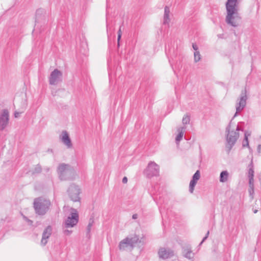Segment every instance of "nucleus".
Returning a JSON list of instances; mask_svg holds the SVG:
<instances>
[{
    "label": "nucleus",
    "mask_w": 261,
    "mask_h": 261,
    "mask_svg": "<svg viewBox=\"0 0 261 261\" xmlns=\"http://www.w3.org/2000/svg\"><path fill=\"white\" fill-rule=\"evenodd\" d=\"M238 0H227L226 4L227 16L226 21L233 26L238 24L239 17L237 15V4Z\"/></svg>",
    "instance_id": "obj_1"
},
{
    "label": "nucleus",
    "mask_w": 261,
    "mask_h": 261,
    "mask_svg": "<svg viewBox=\"0 0 261 261\" xmlns=\"http://www.w3.org/2000/svg\"><path fill=\"white\" fill-rule=\"evenodd\" d=\"M154 168L155 169H158V167L156 164L155 163H150L148 166V170H150L151 169Z\"/></svg>",
    "instance_id": "obj_22"
},
{
    "label": "nucleus",
    "mask_w": 261,
    "mask_h": 261,
    "mask_svg": "<svg viewBox=\"0 0 261 261\" xmlns=\"http://www.w3.org/2000/svg\"><path fill=\"white\" fill-rule=\"evenodd\" d=\"M133 218L134 219H137V214L133 215Z\"/></svg>",
    "instance_id": "obj_28"
},
{
    "label": "nucleus",
    "mask_w": 261,
    "mask_h": 261,
    "mask_svg": "<svg viewBox=\"0 0 261 261\" xmlns=\"http://www.w3.org/2000/svg\"><path fill=\"white\" fill-rule=\"evenodd\" d=\"M190 120V117L188 115H185L182 118V123L184 124H188Z\"/></svg>",
    "instance_id": "obj_19"
},
{
    "label": "nucleus",
    "mask_w": 261,
    "mask_h": 261,
    "mask_svg": "<svg viewBox=\"0 0 261 261\" xmlns=\"http://www.w3.org/2000/svg\"><path fill=\"white\" fill-rule=\"evenodd\" d=\"M67 168L66 167V165H61L59 167V171L60 172V173H62L63 171H64Z\"/></svg>",
    "instance_id": "obj_24"
},
{
    "label": "nucleus",
    "mask_w": 261,
    "mask_h": 261,
    "mask_svg": "<svg viewBox=\"0 0 261 261\" xmlns=\"http://www.w3.org/2000/svg\"><path fill=\"white\" fill-rule=\"evenodd\" d=\"M248 178H251L254 177V170L252 164L250 165L248 173Z\"/></svg>",
    "instance_id": "obj_17"
},
{
    "label": "nucleus",
    "mask_w": 261,
    "mask_h": 261,
    "mask_svg": "<svg viewBox=\"0 0 261 261\" xmlns=\"http://www.w3.org/2000/svg\"><path fill=\"white\" fill-rule=\"evenodd\" d=\"M19 114L18 113H15V117H18L19 116Z\"/></svg>",
    "instance_id": "obj_29"
},
{
    "label": "nucleus",
    "mask_w": 261,
    "mask_h": 261,
    "mask_svg": "<svg viewBox=\"0 0 261 261\" xmlns=\"http://www.w3.org/2000/svg\"><path fill=\"white\" fill-rule=\"evenodd\" d=\"M184 256L188 258H191L193 256V253L189 249H185L183 251Z\"/></svg>",
    "instance_id": "obj_15"
},
{
    "label": "nucleus",
    "mask_w": 261,
    "mask_h": 261,
    "mask_svg": "<svg viewBox=\"0 0 261 261\" xmlns=\"http://www.w3.org/2000/svg\"><path fill=\"white\" fill-rule=\"evenodd\" d=\"M239 137V133L237 132L232 131L228 133L227 137V147L228 150L231 149L232 146L235 144Z\"/></svg>",
    "instance_id": "obj_5"
},
{
    "label": "nucleus",
    "mask_w": 261,
    "mask_h": 261,
    "mask_svg": "<svg viewBox=\"0 0 261 261\" xmlns=\"http://www.w3.org/2000/svg\"><path fill=\"white\" fill-rule=\"evenodd\" d=\"M79 221V215L76 210L71 209L70 214L65 221V226L67 228L72 227L75 225Z\"/></svg>",
    "instance_id": "obj_2"
},
{
    "label": "nucleus",
    "mask_w": 261,
    "mask_h": 261,
    "mask_svg": "<svg viewBox=\"0 0 261 261\" xmlns=\"http://www.w3.org/2000/svg\"><path fill=\"white\" fill-rule=\"evenodd\" d=\"M62 73L58 69H55L51 73L49 79V83L51 85L55 84L58 79L61 76Z\"/></svg>",
    "instance_id": "obj_7"
},
{
    "label": "nucleus",
    "mask_w": 261,
    "mask_h": 261,
    "mask_svg": "<svg viewBox=\"0 0 261 261\" xmlns=\"http://www.w3.org/2000/svg\"><path fill=\"white\" fill-rule=\"evenodd\" d=\"M192 46H193V49H194L196 51H198V46H197V45H196L195 44H193Z\"/></svg>",
    "instance_id": "obj_26"
},
{
    "label": "nucleus",
    "mask_w": 261,
    "mask_h": 261,
    "mask_svg": "<svg viewBox=\"0 0 261 261\" xmlns=\"http://www.w3.org/2000/svg\"><path fill=\"white\" fill-rule=\"evenodd\" d=\"M194 60L195 62H198L200 60V54L199 51L194 53Z\"/></svg>",
    "instance_id": "obj_18"
},
{
    "label": "nucleus",
    "mask_w": 261,
    "mask_h": 261,
    "mask_svg": "<svg viewBox=\"0 0 261 261\" xmlns=\"http://www.w3.org/2000/svg\"><path fill=\"white\" fill-rule=\"evenodd\" d=\"M138 238L137 236L131 238H126L121 241L119 244V248L120 250H124L128 247H131L133 245L137 243Z\"/></svg>",
    "instance_id": "obj_4"
},
{
    "label": "nucleus",
    "mask_w": 261,
    "mask_h": 261,
    "mask_svg": "<svg viewBox=\"0 0 261 261\" xmlns=\"http://www.w3.org/2000/svg\"><path fill=\"white\" fill-rule=\"evenodd\" d=\"M245 104V100L243 98H241L239 101L240 106H239V107H237V112H238V111H240L241 109H242L243 107L244 106Z\"/></svg>",
    "instance_id": "obj_16"
},
{
    "label": "nucleus",
    "mask_w": 261,
    "mask_h": 261,
    "mask_svg": "<svg viewBox=\"0 0 261 261\" xmlns=\"http://www.w3.org/2000/svg\"><path fill=\"white\" fill-rule=\"evenodd\" d=\"M200 178V172L197 170L193 176V179L190 183V191L191 193H193L194 187L196 184L197 181Z\"/></svg>",
    "instance_id": "obj_8"
},
{
    "label": "nucleus",
    "mask_w": 261,
    "mask_h": 261,
    "mask_svg": "<svg viewBox=\"0 0 261 261\" xmlns=\"http://www.w3.org/2000/svg\"><path fill=\"white\" fill-rule=\"evenodd\" d=\"M183 134H184V133L182 130L179 132L178 135H177V136L176 137V141L177 142H179L181 139V138L183 137Z\"/></svg>",
    "instance_id": "obj_20"
},
{
    "label": "nucleus",
    "mask_w": 261,
    "mask_h": 261,
    "mask_svg": "<svg viewBox=\"0 0 261 261\" xmlns=\"http://www.w3.org/2000/svg\"><path fill=\"white\" fill-rule=\"evenodd\" d=\"M49 203L41 198L36 199L34 201L35 208L39 214H43L48 208Z\"/></svg>",
    "instance_id": "obj_3"
},
{
    "label": "nucleus",
    "mask_w": 261,
    "mask_h": 261,
    "mask_svg": "<svg viewBox=\"0 0 261 261\" xmlns=\"http://www.w3.org/2000/svg\"><path fill=\"white\" fill-rule=\"evenodd\" d=\"M8 121V112L4 111L0 118V128L3 129L7 124Z\"/></svg>",
    "instance_id": "obj_9"
},
{
    "label": "nucleus",
    "mask_w": 261,
    "mask_h": 261,
    "mask_svg": "<svg viewBox=\"0 0 261 261\" xmlns=\"http://www.w3.org/2000/svg\"><path fill=\"white\" fill-rule=\"evenodd\" d=\"M63 142L67 145L68 146H70L71 142L68 134L66 133H64L62 136Z\"/></svg>",
    "instance_id": "obj_13"
},
{
    "label": "nucleus",
    "mask_w": 261,
    "mask_h": 261,
    "mask_svg": "<svg viewBox=\"0 0 261 261\" xmlns=\"http://www.w3.org/2000/svg\"><path fill=\"white\" fill-rule=\"evenodd\" d=\"M228 177V173L226 171H222L220 174V181L223 182L227 181Z\"/></svg>",
    "instance_id": "obj_14"
},
{
    "label": "nucleus",
    "mask_w": 261,
    "mask_h": 261,
    "mask_svg": "<svg viewBox=\"0 0 261 261\" xmlns=\"http://www.w3.org/2000/svg\"><path fill=\"white\" fill-rule=\"evenodd\" d=\"M170 9L168 7L166 6L164 10V23L169 24L170 22Z\"/></svg>",
    "instance_id": "obj_11"
},
{
    "label": "nucleus",
    "mask_w": 261,
    "mask_h": 261,
    "mask_svg": "<svg viewBox=\"0 0 261 261\" xmlns=\"http://www.w3.org/2000/svg\"><path fill=\"white\" fill-rule=\"evenodd\" d=\"M172 254V251L167 250L165 248H161L159 252L160 257L164 259L169 257Z\"/></svg>",
    "instance_id": "obj_10"
},
{
    "label": "nucleus",
    "mask_w": 261,
    "mask_h": 261,
    "mask_svg": "<svg viewBox=\"0 0 261 261\" xmlns=\"http://www.w3.org/2000/svg\"><path fill=\"white\" fill-rule=\"evenodd\" d=\"M259 180H260V187L261 188V177L260 178Z\"/></svg>",
    "instance_id": "obj_30"
},
{
    "label": "nucleus",
    "mask_w": 261,
    "mask_h": 261,
    "mask_svg": "<svg viewBox=\"0 0 261 261\" xmlns=\"http://www.w3.org/2000/svg\"><path fill=\"white\" fill-rule=\"evenodd\" d=\"M122 182L124 184H126L127 182V178L126 177H123V178L122 179Z\"/></svg>",
    "instance_id": "obj_27"
},
{
    "label": "nucleus",
    "mask_w": 261,
    "mask_h": 261,
    "mask_svg": "<svg viewBox=\"0 0 261 261\" xmlns=\"http://www.w3.org/2000/svg\"><path fill=\"white\" fill-rule=\"evenodd\" d=\"M68 192L69 195L71 197L72 200H73V201H79V190L77 188L74 187L69 189Z\"/></svg>",
    "instance_id": "obj_6"
},
{
    "label": "nucleus",
    "mask_w": 261,
    "mask_h": 261,
    "mask_svg": "<svg viewBox=\"0 0 261 261\" xmlns=\"http://www.w3.org/2000/svg\"><path fill=\"white\" fill-rule=\"evenodd\" d=\"M122 35V32L121 29H120L118 32V38H117V42H118V46H119V42L121 37Z\"/></svg>",
    "instance_id": "obj_23"
},
{
    "label": "nucleus",
    "mask_w": 261,
    "mask_h": 261,
    "mask_svg": "<svg viewBox=\"0 0 261 261\" xmlns=\"http://www.w3.org/2000/svg\"><path fill=\"white\" fill-rule=\"evenodd\" d=\"M249 184L250 188L252 190H253V187H254V179H253V177L249 178Z\"/></svg>",
    "instance_id": "obj_21"
},
{
    "label": "nucleus",
    "mask_w": 261,
    "mask_h": 261,
    "mask_svg": "<svg viewBox=\"0 0 261 261\" xmlns=\"http://www.w3.org/2000/svg\"><path fill=\"white\" fill-rule=\"evenodd\" d=\"M51 229L49 228H48L46 229V230L44 232L43 234V238L41 241V243L43 244H45L46 243V239L48 238L50 234Z\"/></svg>",
    "instance_id": "obj_12"
},
{
    "label": "nucleus",
    "mask_w": 261,
    "mask_h": 261,
    "mask_svg": "<svg viewBox=\"0 0 261 261\" xmlns=\"http://www.w3.org/2000/svg\"><path fill=\"white\" fill-rule=\"evenodd\" d=\"M245 142L243 143V146L244 147L248 146L249 145V143H248V137L246 135H245Z\"/></svg>",
    "instance_id": "obj_25"
}]
</instances>
